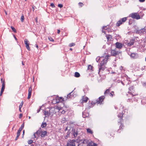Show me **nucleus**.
Wrapping results in <instances>:
<instances>
[{
    "label": "nucleus",
    "instance_id": "obj_1",
    "mask_svg": "<svg viewBox=\"0 0 146 146\" xmlns=\"http://www.w3.org/2000/svg\"><path fill=\"white\" fill-rule=\"evenodd\" d=\"M110 56L106 55L105 56H98L96 58V60L97 62L99 61V70L100 71V70L103 71L106 68V64L109 57Z\"/></svg>",
    "mask_w": 146,
    "mask_h": 146
},
{
    "label": "nucleus",
    "instance_id": "obj_2",
    "mask_svg": "<svg viewBox=\"0 0 146 146\" xmlns=\"http://www.w3.org/2000/svg\"><path fill=\"white\" fill-rule=\"evenodd\" d=\"M61 110L60 108L59 109L58 108H56L55 109L54 108H51L49 110H45L44 111V115L45 116V117H52L54 114H55L56 112V111H59Z\"/></svg>",
    "mask_w": 146,
    "mask_h": 146
},
{
    "label": "nucleus",
    "instance_id": "obj_3",
    "mask_svg": "<svg viewBox=\"0 0 146 146\" xmlns=\"http://www.w3.org/2000/svg\"><path fill=\"white\" fill-rule=\"evenodd\" d=\"M123 115L122 113H119L117 115L118 117L119 118V120L118 121V123L119 125L120 124V125L119 127V129L118 130L117 132L118 133H120V131H119L120 130H123L124 127V126L122 123V121L123 120Z\"/></svg>",
    "mask_w": 146,
    "mask_h": 146
},
{
    "label": "nucleus",
    "instance_id": "obj_4",
    "mask_svg": "<svg viewBox=\"0 0 146 146\" xmlns=\"http://www.w3.org/2000/svg\"><path fill=\"white\" fill-rule=\"evenodd\" d=\"M105 97L104 96H102L99 97L97 100H96V102L93 101H92V105L93 104H102V102L105 99Z\"/></svg>",
    "mask_w": 146,
    "mask_h": 146
},
{
    "label": "nucleus",
    "instance_id": "obj_5",
    "mask_svg": "<svg viewBox=\"0 0 146 146\" xmlns=\"http://www.w3.org/2000/svg\"><path fill=\"white\" fill-rule=\"evenodd\" d=\"M76 144H78V142H77L74 139L70 140L68 141L67 143V146H76Z\"/></svg>",
    "mask_w": 146,
    "mask_h": 146
},
{
    "label": "nucleus",
    "instance_id": "obj_6",
    "mask_svg": "<svg viewBox=\"0 0 146 146\" xmlns=\"http://www.w3.org/2000/svg\"><path fill=\"white\" fill-rule=\"evenodd\" d=\"M127 17H125L121 19L118 21L116 24V26L117 27L125 23L127 19Z\"/></svg>",
    "mask_w": 146,
    "mask_h": 146
},
{
    "label": "nucleus",
    "instance_id": "obj_7",
    "mask_svg": "<svg viewBox=\"0 0 146 146\" xmlns=\"http://www.w3.org/2000/svg\"><path fill=\"white\" fill-rule=\"evenodd\" d=\"M129 17H131L133 19H135L137 20L140 19V17L139 14L137 13H132L129 15Z\"/></svg>",
    "mask_w": 146,
    "mask_h": 146
},
{
    "label": "nucleus",
    "instance_id": "obj_8",
    "mask_svg": "<svg viewBox=\"0 0 146 146\" xmlns=\"http://www.w3.org/2000/svg\"><path fill=\"white\" fill-rule=\"evenodd\" d=\"M134 88V87L133 86H132L129 87V91L128 92V93L130 94H131L132 95V97L135 95V94H134L135 92Z\"/></svg>",
    "mask_w": 146,
    "mask_h": 146
},
{
    "label": "nucleus",
    "instance_id": "obj_9",
    "mask_svg": "<svg viewBox=\"0 0 146 146\" xmlns=\"http://www.w3.org/2000/svg\"><path fill=\"white\" fill-rule=\"evenodd\" d=\"M111 55L114 56H116L118 55L120 53V52L116 51L115 49L111 50Z\"/></svg>",
    "mask_w": 146,
    "mask_h": 146
},
{
    "label": "nucleus",
    "instance_id": "obj_10",
    "mask_svg": "<svg viewBox=\"0 0 146 146\" xmlns=\"http://www.w3.org/2000/svg\"><path fill=\"white\" fill-rule=\"evenodd\" d=\"M130 56V57L133 59H136L138 58L139 55L136 53H132L130 54H128Z\"/></svg>",
    "mask_w": 146,
    "mask_h": 146
},
{
    "label": "nucleus",
    "instance_id": "obj_11",
    "mask_svg": "<svg viewBox=\"0 0 146 146\" xmlns=\"http://www.w3.org/2000/svg\"><path fill=\"white\" fill-rule=\"evenodd\" d=\"M146 30V27H145L144 28L141 29L140 30L138 29L136 31V33L139 34H141L143 33Z\"/></svg>",
    "mask_w": 146,
    "mask_h": 146
},
{
    "label": "nucleus",
    "instance_id": "obj_12",
    "mask_svg": "<svg viewBox=\"0 0 146 146\" xmlns=\"http://www.w3.org/2000/svg\"><path fill=\"white\" fill-rule=\"evenodd\" d=\"M82 143L84 144L87 143V144L86 146H91V141H89L88 140V139H84Z\"/></svg>",
    "mask_w": 146,
    "mask_h": 146
},
{
    "label": "nucleus",
    "instance_id": "obj_13",
    "mask_svg": "<svg viewBox=\"0 0 146 146\" xmlns=\"http://www.w3.org/2000/svg\"><path fill=\"white\" fill-rule=\"evenodd\" d=\"M54 101L56 103H58L60 102H62L64 101V100L62 97L58 98L57 99H55L53 101Z\"/></svg>",
    "mask_w": 146,
    "mask_h": 146
},
{
    "label": "nucleus",
    "instance_id": "obj_14",
    "mask_svg": "<svg viewBox=\"0 0 146 146\" xmlns=\"http://www.w3.org/2000/svg\"><path fill=\"white\" fill-rule=\"evenodd\" d=\"M28 42L29 41L27 39H25L24 42L26 45V48L28 50L30 51V49L29 46V43H28Z\"/></svg>",
    "mask_w": 146,
    "mask_h": 146
},
{
    "label": "nucleus",
    "instance_id": "obj_15",
    "mask_svg": "<svg viewBox=\"0 0 146 146\" xmlns=\"http://www.w3.org/2000/svg\"><path fill=\"white\" fill-rule=\"evenodd\" d=\"M115 44L116 45V47L119 49H121L123 46V44L119 42H117Z\"/></svg>",
    "mask_w": 146,
    "mask_h": 146
},
{
    "label": "nucleus",
    "instance_id": "obj_16",
    "mask_svg": "<svg viewBox=\"0 0 146 146\" xmlns=\"http://www.w3.org/2000/svg\"><path fill=\"white\" fill-rule=\"evenodd\" d=\"M72 134L73 135L74 137H76L78 134L77 130L75 129H73L72 131Z\"/></svg>",
    "mask_w": 146,
    "mask_h": 146
},
{
    "label": "nucleus",
    "instance_id": "obj_17",
    "mask_svg": "<svg viewBox=\"0 0 146 146\" xmlns=\"http://www.w3.org/2000/svg\"><path fill=\"white\" fill-rule=\"evenodd\" d=\"M41 131L40 130H38L35 133H34L33 135V136L35 138L38 137V136L41 133Z\"/></svg>",
    "mask_w": 146,
    "mask_h": 146
},
{
    "label": "nucleus",
    "instance_id": "obj_18",
    "mask_svg": "<svg viewBox=\"0 0 146 146\" xmlns=\"http://www.w3.org/2000/svg\"><path fill=\"white\" fill-rule=\"evenodd\" d=\"M32 91V88L31 87L29 88L28 90V94L27 98L28 99H30L31 96Z\"/></svg>",
    "mask_w": 146,
    "mask_h": 146
},
{
    "label": "nucleus",
    "instance_id": "obj_19",
    "mask_svg": "<svg viewBox=\"0 0 146 146\" xmlns=\"http://www.w3.org/2000/svg\"><path fill=\"white\" fill-rule=\"evenodd\" d=\"M47 132L46 131H41V137H44L45 136H47Z\"/></svg>",
    "mask_w": 146,
    "mask_h": 146
},
{
    "label": "nucleus",
    "instance_id": "obj_20",
    "mask_svg": "<svg viewBox=\"0 0 146 146\" xmlns=\"http://www.w3.org/2000/svg\"><path fill=\"white\" fill-rule=\"evenodd\" d=\"M88 98L84 96L82 99V103H86L87 102Z\"/></svg>",
    "mask_w": 146,
    "mask_h": 146
},
{
    "label": "nucleus",
    "instance_id": "obj_21",
    "mask_svg": "<svg viewBox=\"0 0 146 146\" xmlns=\"http://www.w3.org/2000/svg\"><path fill=\"white\" fill-rule=\"evenodd\" d=\"M106 36L108 40L111 41L112 39V36L110 35H106Z\"/></svg>",
    "mask_w": 146,
    "mask_h": 146
},
{
    "label": "nucleus",
    "instance_id": "obj_22",
    "mask_svg": "<svg viewBox=\"0 0 146 146\" xmlns=\"http://www.w3.org/2000/svg\"><path fill=\"white\" fill-rule=\"evenodd\" d=\"M134 40H131L128 43L127 45L129 46H130L133 45L134 43Z\"/></svg>",
    "mask_w": 146,
    "mask_h": 146
},
{
    "label": "nucleus",
    "instance_id": "obj_23",
    "mask_svg": "<svg viewBox=\"0 0 146 146\" xmlns=\"http://www.w3.org/2000/svg\"><path fill=\"white\" fill-rule=\"evenodd\" d=\"M110 90V88H109L108 89H107L104 93L105 95L106 96L108 94H109Z\"/></svg>",
    "mask_w": 146,
    "mask_h": 146
},
{
    "label": "nucleus",
    "instance_id": "obj_24",
    "mask_svg": "<svg viewBox=\"0 0 146 146\" xmlns=\"http://www.w3.org/2000/svg\"><path fill=\"white\" fill-rule=\"evenodd\" d=\"M5 82L4 81H3V82L2 84V87L1 88V91H4L5 88Z\"/></svg>",
    "mask_w": 146,
    "mask_h": 146
},
{
    "label": "nucleus",
    "instance_id": "obj_25",
    "mask_svg": "<svg viewBox=\"0 0 146 146\" xmlns=\"http://www.w3.org/2000/svg\"><path fill=\"white\" fill-rule=\"evenodd\" d=\"M103 29L105 30H107L108 31H110V29L108 26H104L103 27Z\"/></svg>",
    "mask_w": 146,
    "mask_h": 146
},
{
    "label": "nucleus",
    "instance_id": "obj_26",
    "mask_svg": "<svg viewBox=\"0 0 146 146\" xmlns=\"http://www.w3.org/2000/svg\"><path fill=\"white\" fill-rule=\"evenodd\" d=\"M20 131H18L17 133V136L15 139V141L17 140L18 139L20 135Z\"/></svg>",
    "mask_w": 146,
    "mask_h": 146
},
{
    "label": "nucleus",
    "instance_id": "obj_27",
    "mask_svg": "<svg viewBox=\"0 0 146 146\" xmlns=\"http://www.w3.org/2000/svg\"><path fill=\"white\" fill-rule=\"evenodd\" d=\"M80 74L77 72H76L74 74V76L78 78L80 77Z\"/></svg>",
    "mask_w": 146,
    "mask_h": 146
},
{
    "label": "nucleus",
    "instance_id": "obj_28",
    "mask_svg": "<svg viewBox=\"0 0 146 146\" xmlns=\"http://www.w3.org/2000/svg\"><path fill=\"white\" fill-rule=\"evenodd\" d=\"M24 127V123H23V124H22L20 127L19 128V129L18 130L19 131L21 132V131H22V129H23V128Z\"/></svg>",
    "mask_w": 146,
    "mask_h": 146
},
{
    "label": "nucleus",
    "instance_id": "obj_29",
    "mask_svg": "<svg viewBox=\"0 0 146 146\" xmlns=\"http://www.w3.org/2000/svg\"><path fill=\"white\" fill-rule=\"evenodd\" d=\"M73 91H72L71 92L69 93L68 94L67 96V98H71V96L72 95V93Z\"/></svg>",
    "mask_w": 146,
    "mask_h": 146
},
{
    "label": "nucleus",
    "instance_id": "obj_30",
    "mask_svg": "<svg viewBox=\"0 0 146 146\" xmlns=\"http://www.w3.org/2000/svg\"><path fill=\"white\" fill-rule=\"evenodd\" d=\"M91 70V65L90 64L89 65L87 70V72H89V70Z\"/></svg>",
    "mask_w": 146,
    "mask_h": 146
},
{
    "label": "nucleus",
    "instance_id": "obj_31",
    "mask_svg": "<svg viewBox=\"0 0 146 146\" xmlns=\"http://www.w3.org/2000/svg\"><path fill=\"white\" fill-rule=\"evenodd\" d=\"M46 126V122L42 123V124L41 125V127L42 128L45 127Z\"/></svg>",
    "mask_w": 146,
    "mask_h": 146
},
{
    "label": "nucleus",
    "instance_id": "obj_32",
    "mask_svg": "<svg viewBox=\"0 0 146 146\" xmlns=\"http://www.w3.org/2000/svg\"><path fill=\"white\" fill-rule=\"evenodd\" d=\"M109 95L110 96L113 97L114 95V92L113 91H111Z\"/></svg>",
    "mask_w": 146,
    "mask_h": 146
},
{
    "label": "nucleus",
    "instance_id": "obj_33",
    "mask_svg": "<svg viewBox=\"0 0 146 146\" xmlns=\"http://www.w3.org/2000/svg\"><path fill=\"white\" fill-rule=\"evenodd\" d=\"M21 21L22 22H23L24 21V16L23 15H22L21 16Z\"/></svg>",
    "mask_w": 146,
    "mask_h": 146
},
{
    "label": "nucleus",
    "instance_id": "obj_34",
    "mask_svg": "<svg viewBox=\"0 0 146 146\" xmlns=\"http://www.w3.org/2000/svg\"><path fill=\"white\" fill-rule=\"evenodd\" d=\"M11 27L13 32L15 33H16V30L14 27H13L12 26H11Z\"/></svg>",
    "mask_w": 146,
    "mask_h": 146
},
{
    "label": "nucleus",
    "instance_id": "obj_35",
    "mask_svg": "<svg viewBox=\"0 0 146 146\" xmlns=\"http://www.w3.org/2000/svg\"><path fill=\"white\" fill-rule=\"evenodd\" d=\"M48 39L49 40L51 41H52V42L54 41V40L51 37H48Z\"/></svg>",
    "mask_w": 146,
    "mask_h": 146
},
{
    "label": "nucleus",
    "instance_id": "obj_36",
    "mask_svg": "<svg viewBox=\"0 0 146 146\" xmlns=\"http://www.w3.org/2000/svg\"><path fill=\"white\" fill-rule=\"evenodd\" d=\"M87 132L88 133H91V130L89 128H88L87 129Z\"/></svg>",
    "mask_w": 146,
    "mask_h": 146
},
{
    "label": "nucleus",
    "instance_id": "obj_37",
    "mask_svg": "<svg viewBox=\"0 0 146 146\" xmlns=\"http://www.w3.org/2000/svg\"><path fill=\"white\" fill-rule=\"evenodd\" d=\"M142 84L143 87L146 88V82H143Z\"/></svg>",
    "mask_w": 146,
    "mask_h": 146
},
{
    "label": "nucleus",
    "instance_id": "obj_38",
    "mask_svg": "<svg viewBox=\"0 0 146 146\" xmlns=\"http://www.w3.org/2000/svg\"><path fill=\"white\" fill-rule=\"evenodd\" d=\"M64 108H65V107H63V110L61 112V113L62 114H64V113H65V112L66 111V109H64Z\"/></svg>",
    "mask_w": 146,
    "mask_h": 146
},
{
    "label": "nucleus",
    "instance_id": "obj_39",
    "mask_svg": "<svg viewBox=\"0 0 146 146\" xmlns=\"http://www.w3.org/2000/svg\"><path fill=\"white\" fill-rule=\"evenodd\" d=\"M78 5L80 7H82L84 5V4L82 3L79 2L78 3Z\"/></svg>",
    "mask_w": 146,
    "mask_h": 146
},
{
    "label": "nucleus",
    "instance_id": "obj_40",
    "mask_svg": "<svg viewBox=\"0 0 146 146\" xmlns=\"http://www.w3.org/2000/svg\"><path fill=\"white\" fill-rule=\"evenodd\" d=\"M33 142V141L32 140H30L28 141V143L29 144H31Z\"/></svg>",
    "mask_w": 146,
    "mask_h": 146
},
{
    "label": "nucleus",
    "instance_id": "obj_41",
    "mask_svg": "<svg viewBox=\"0 0 146 146\" xmlns=\"http://www.w3.org/2000/svg\"><path fill=\"white\" fill-rule=\"evenodd\" d=\"M74 45H75L74 43H71L69 44V46L70 47H72V46H74Z\"/></svg>",
    "mask_w": 146,
    "mask_h": 146
},
{
    "label": "nucleus",
    "instance_id": "obj_42",
    "mask_svg": "<svg viewBox=\"0 0 146 146\" xmlns=\"http://www.w3.org/2000/svg\"><path fill=\"white\" fill-rule=\"evenodd\" d=\"M23 104V101H22L21 102V104H20V105L19 107V108H21L22 107Z\"/></svg>",
    "mask_w": 146,
    "mask_h": 146
},
{
    "label": "nucleus",
    "instance_id": "obj_43",
    "mask_svg": "<svg viewBox=\"0 0 146 146\" xmlns=\"http://www.w3.org/2000/svg\"><path fill=\"white\" fill-rule=\"evenodd\" d=\"M50 6L53 8H54L55 7V6L53 3H51L50 4Z\"/></svg>",
    "mask_w": 146,
    "mask_h": 146
},
{
    "label": "nucleus",
    "instance_id": "obj_44",
    "mask_svg": "<svg viewBox=\"0 0 146 146\" xmlns=\"http://www.w3.org/2000/svg\"><path fill=\"white\" fill-rule=\"evenodd\" d=\"M58 6L59 7L61 8L63 7V5L61 4H59L58 5Z\"/></svg>",
    "mask_w": 146,
    "mask_h": 146
},
{
    "label": "nucleus",
    "instance_id": "obj_45",
    "mask_svg": "<svg viewBox=\"0 0 146 146\" xmlns=\"http://www.w3.org/2000/svg\"><path fill=\"white\" fill-rule=\"evenodd\" d=\"M67 135L66 136V137H69L70 134V132L69 131H68L67 133Z\"/></svg>",
    "mask_w": 146,
    "mask_h": 146
},
{
    "label": "nucleus",
    "instance_id": "obj_46",
    "mask_svg": "<svg viewBox=\"0 0 146 146\" xmlns=\"http://www.w3.org/2000/svg\"><path fill=\"white\" fill-rule=\"evenodd\" d=\"M23 116V114H22V113H20V114H19V118H21Z\"/></svg>",
    "mask_w": 146,
    "mask_h": 146
},
{
    "label": "nucleus",
    "instance_id": "obj_47",
    "mask_svg": "<svg viewBox=\"0 0 146 146\" xmlns=\"http://www.w3.org/2000/svg\"><path fill=\"white\" fill-rule=\"evenodd\" d=\"M93 144L92 145V146H97V145L95 143H93Z\"/></svg>",
    "mask_w": 146,
    "mask_h": 146
},
{
    "label": "nucleus",
    "instance_id": "obj_48",
    "mask_svg": "<svg viewBox=\"0 0 146 146\" xmlns=\"http://www.w3.org/2000/svg\"><path fill=\"white\" fill-rule=\"evenodd\" d=\"M41 108H40L39 109H38L37 110V113H38L40 110Z\"/></svg>",
    "mask_w": 146,
    "mask_h": 146
},
{
    "label": "nucleus",
    "instance_id": "obj_49",
    "mask_svg": "<svg viewBox=\"0 0 146 146\" xmlns=\"http://www.w3.org/2000/svg\"><path fill=\"white\" fill-rule=\"evenodd\" d=\"M104 30H105L104 29H103V28L102 31L103 33H105V31H104Z\"/></svg>",
    "mask_w": 146,
    "mask_h": 146
},
{
    "label": "nucleus",
    "instance_id": "obj_50",
    "mask_svg": "<svg viewBox=\"0 0 146 146\" xmlns=\"http://www.w3.org/2000/svg\"><path fill=\"white\" fill-rule=\"evenodd\" d=\"M35 46L37 48V49L38 48V45L37 44H35Z\"/></svg>",
    "mask_w": 146,
    "mask_h": 146
},
{
    "label": "nucleus",
    "instance_id": "obj_51",
    "mask_svg": "<svg viewBox=\"0 0 146 146\" xmlns=\"http://www.w3.org/2000/svg\"><path fill=\"white\" fill-rule=\"evenodd\" d=\"M145 0H139V1L141 2H143L145 1Z\"/></svg>",
    "mask_w": 146,
    "mask_h": 146
},
{
    "label": "nucleus",
    "instance_id": "obj_52",
    "mask_svg": "<svg viewBox=\"0 0 146 146\" xmlns=\"http://www.w3.org/2000/svg\"><path fill=\"white\" fill-rule=\"evenodd\" d=\"M13 36H14V38H15V40H17V39L16 38V37L15 36V35H13Z\"/></svg>",
    "mask_w": 146,
    "mask_h": 146
},
{
    "label": "nucleus",
    "instance_id": "obj_53",
    "mask_svg": "<svg viewBox=\"0 0 146 146\" xmlns=\"http://www.w3.org/2000/svg\"><path fill=\"white\" fill-rule=\"evenodd\" d=\"M3 91L1 90V92H0V96H1L2 95V94L3 93Z\"/></svg>",
    "mask_w": 146,
    "mask_h": 146
},
{
    "label": "nucleus",
    "instance_id": "obj_54",
    "mask_svg": "<svg viewBox=\"0 0 146 146\" xmlns=\"http://www.w3.org/2000/svg\"><path fill=\"white\" fill-rule=\"evenodd\" d=\"M60 30H57V33L58 34H59L60 33Z\"/></svg>",
    "mask_w": 146,
    "mask_h": 146
},
{
    "label": "nucleus",
    "instance_id": "obj_55",
    "mask_svg": "<svg viewBox=\"0 0 146 146\" xmlns=\"http://www.w3.org/2000/svg\"><path fill=\"white\" fill-rule=\"evenodd\" d=\"M31 146H37V145H33V144H32L31 145Z\"/></svg>",
    "mask_w": 146,
    "mask_h": 146
},
{
    "label": "nucleus",
    "instance_id": "obj_56",
    "mask_svg": "<svg viewBox=\"0 0 146 146\" xmlns=\"http://www.w3.org/2000/svg\"><path fill=\"white\" fill-rule=\"evenodd\" d=\"M35 20L36 21V22H37V17H36L35 18Z\"/></svg>",
    "mask_w": 146,
    "mask_h": 146
},
{
    "label": "nucleus",
    "instance_id": "obj_57",
    "mask_svg": "<svg viewBox=\"0 0 146 146\" xmlns=\"http://www.w3.org/2000/svg\"><path fill=\"white\" fill-rule=\"evenodd\" d=\"M21 108H19V111L20 112H21Z\"/></svg>",
    "mask_w": 146,
    "mask_h": 146
},
{
    "label": "nucleus",
    "instance_id": "obj_58",
    "mask_svg": "<svg viewBox=\"0 0 146 146\" xmlns=\"http://www.w3.org/2000/svg\"><path fill=\"white\" fill-rule=\"evenodd\" d=\"M24 133H25V130H24L23 131V135L24 134Z\"/></svg>",
    "mask_w": 146,
    "mask_h": 146
},
{
    "label": "nucleus",
    "instance_id": "obj_59",
    "mask_svg": "<svg viewBox=\"0 0 146 146\" xmlns=\"http://www.w3.org/2000/svg\"><path fill=\"white\" fill-rule=\"evenodd\" d=\"M1 82H2L4 81H3V79L2 78H1Z\"/></svg>",
    "mask_w": 146,
    "mask_h": 146
},
{
    "label": "nucleus",
    "instance_id": "obj_60",
    "mask_svg": "<svg viewBox=\"0 0 146 146\" xmlns=\"http://www.w3.org/2000/svg\"><path fill=\"white\" fill-rule=\"evenodd\" d=\"M5 13L6 14V15H7V12L6 11H5Z\"/></svg>",
    "mask_w": 146,
    "mask_h": 146
},
{
    "label": "nucleus",
    "instance_id": "obj_61",
    "mask_svg": "<svg viewBox=\"0 0 146 146\" xmlns=\"http://www.w3.org/2000/svg\"><path fill=\"white\" fill-rule=\"evenodd\" d=\"M91 108L90 106H89L88 107V108L90 109Z\"/></svg>",
    "mask_w": 146,
    "mask_h": 146
},
{
    "label": "nucleus",
    "instance_id": "obj_62",
    "mask_svg": "<svg viewBox=\"0 0 146 146\" xmlns=\"http://www.w3.org/2000/svg\"><path fill=\"white\" fill-rule=\"evenodd\" d=\"M22 64L23 65H24V63H23V62H22Z\"/></svg>",
    "mask_w": 146,
    "mask_h": 146
},
{
    "label": "nucleus",
    "instance_id": "obj_63",
    "mask_svg": "<svg viewBox=\"0 0 146 146\" xmlns=\"http://www.w3.org/2000/svg\"><path fill=\"white\" fill-rule=\"evenodd\" d=\"M72 50V49L71 48H70V50Z\"/></svg>",
    "mask_w": 146,
    "mask_h": 146
},
{
    "label": "nucleus",
    "instance_id": "obj_64",
    "mask_svg": "<svg viewBox=\"0 0 146 146\" xmlns=\"http://www.w3.org/2000/svg\"><path fill=\"white\" fill-rule=\"evenodd\" d=\"M145 41H146V37L145 38Z\"/></svg>",
    "mask_w": 146,
    "mask_h": 146
}]
</instances>
